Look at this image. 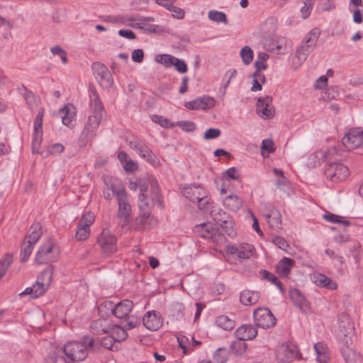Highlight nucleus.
<instances>
[{
	"label": "nucleus",
	"instance_id": "ea45409f",
	"mask_svg": "<svg viewBox=\"0 0 363 363\" xmlns=\"http://www.w3.org/2000/svg\"><path fill=\"white\" fill-rule=\"evenodd\" d=\"M252 86L251 87V90L252 91H257L262 90V84H264L266 82V78L264 74L261 72H255L252 74Z\"/></svg>",
	"mask_w": 363,
	"mask_h": 363
},
{
	"label": "nucleus",
	"instance_id": "8fccbe9b",
	"mask_svg": "<svg viewBox=\"0 0 363 363\" xmlns=\"http://www.w3.org/2000/svg\"><path fill=\"white\" fill-rule=\"evenodd\" d=\"M184 106L190 110L204 109V98L200 97L191 101H187L184 104Z\"/></svg>",
	"mask_w": 363,
	"mask_h": 363
},
{
	"label": "nucleus",
	"instance_id": "393cba45",
	"mask_svg": "<svg viewBox=\"0 0 363 363\" xmlns=\"http://www.w3.org/2000/svg\"><path fill=\"white\" fill-rule=\"evenodd\" d=\"M294 264L295 261L293 259L284 257L276 265L277 273L281 278H287Z\"/></svg>",
	"mask_w": 363,
	"mask_h": 363
},
{
	"label": "nucleus",
	"instance_id": "c85d7f7f",
	"mask_svg": "<svg viewBox=\"0 0 363 363\" xmlns=\"http://www.w3.org/2000/svg\"><path fill=\"white\" fill-rule=\"evenodd\" d=\"M259 294L257 291L244 290L240 294V303L245 306H252L258 302Z\"/></svg>",
	"mask_w": 363,
	"mask_h": 363
},
{
	"label": "nucleus",
	"instance_id": "58836bf2",
	"mask_svg": "<svg viewBox=\"0 0 363 363\" xmlns=\"http://www.w3.org/2000/svg\"><path fill=\"white\" fill-rule=\"evenodd\" d=\"M208 18L209 20L216 23H223L225 25L228 23L226 14L223 11H218L216 10H211L208 13Z\"/></svg>",
	"mask_w": 363,
	"mask_h": 363
},
{
	"label": "nucleus",
	"instance_id": "b1692460",
	"mask_svg": "<svg viewBox=\"0 0 363 363\" xmlns=\"http://www.w3.org/2000/svg\"><path fill=\"white\" fill-rule=\"evenodd\" d=\"M312 280L316 286L329 290H335L337 288V284L335 281L322 273L313 274Z\"/></svg>",
	"mask_w": 363,
	"mask_h": 363
},
{
	"label": "nucleus",
	"instance_id": "412c9836",
	"mask_svg": "<svg viewBox=\"0 0 363 363\" xmlns=\"http://www.w3.org/2000/svg\"><path fill=\"white\" fill-rule=\"evenodd\" d=\"M106 187L103 190L104 198L111 200L115 196L118 199V193L125 191L121 182L116 179H108L105 182Z\"/></svg>",
	"mask_w": 363,
	"mask_h": 363
},
{
	"label": "nucleus",
	"instance_id": "72a5a7b5",
	"mask_svg": "<svg viewBox=\"0 0 363 363\" xmlns=\"http://www.w3.org/2000/svg\"><path fill=\"white\" fill-rule=\"evenodd\" d=\"M219 225L230 238H235L237 236L238 232L235 228V222L231 217L228 216Z\"/></svg>",
	"mask_w": 363,
	"mask_h": 363
},
{
	"label": "nucleus",
	"instance_id": "9d476101",
	"mask_svg": "<svg viewBox=\"0 0 363 363\" xmlns=\"http://www.w3.org/2000/svg\"><path fill=\"white\" fill-rule=\"evenodd\" d=\"M228 216L218 205L208 201H206V228H208V224H211V220L219 225Z\"/></svg>",
	"mask_w": 363,
	"mask_h": 363
},
{
	"label": "nucleus",
	"instance_id": "680f3d73",
	"mask_svg": "<svg viewBox=\"0 0 363 363\" xmlns=\"http://www.w3.org/2000/svg\"><path fill=\"white\" fill-rule=\"evenodd\" d=\"M176 126L180 127L183 130L186 132H192L196 128L194 123L189 121H181L175 123Z\"/></svg>",
	"mask_w": 363,
	"mask_h": 363
},
{
	"label": "nucleus",
	"instance_id": "f3484780",
	"mask_svg": "<svg viewBox=\"0 0 363 363\" xmlns=\"http://www.w3.org/2000/svg\"><path fill=\"white\" fill-rule=\"evenodd\" d=\"M107 305L110 306L112 314L119 319H125L133 307V301L128 299H125L114 306L111 301L106 303L104 306Z\"/></svg>",
	"mask_w": 363,
	"mask_h": 363
},
{
	"label": "nucleus",
	"instance_id": "e433bc0d",
	"mask_svg": "<svg viewBox=\"0 0 363 363\" xmlns=\"http://www.w3.org/2000/svg\"><path fill=\"white\" fill-rule=\"evenodd\" d=\"M59 113L62 118V122L65 125L68 127L73 125L75 114L74 112L71 113L69 111V108L67 106H65L62 108L60 110Z\"/></svg>",
	"mask_w": 363,
	"mask_h": 363
},
{
	"label": "nucleus",
	"instance_id": "9b49d317",
	"mask_svg": "<svg viewBox=\"0 0 363 363\" xmlns=\"http://www.w3.org/2000/svg\"><path fill=\"white\" fill-rule=\"evenodd\" d=\"M91 69L96 80L103 88L108 89L112 86L111 74L104 64L95 62L91 65Z\"/></svg>",
	"mask_w": 363,
	"mask_h": 363
},
{
	"label": "nucleus",
	"instance_id": "de8ad7c7",
	"mask_svg": "<svg viewBox=\"0 0 363 363\" xmlns=\"http://www.w3.org/2000/svg\"><path fill=\"white\" fill-rule=\"evenodd\" d=\"M323 218L325 220H327L328 222H330V223H342L345 226L350 225V222L349 220H342V218L341 216H339L337 215L333 214L332 213H325L323 216Z\"/></svg>",
	"mask_w": 363,
	"mask_h": 363
},
{
	"label": "nucleus",
	"instance_id": "052dcab7",
	"mask_svg": "<svg viewBox=\"0 0 363 363\" xmlns=\"http://www.w3.org/2000/svg\"><path fill=\"white\" fill-rule=\"evenodd\" d=\"M50 51L53 55H59L63 64H66L67 62V52L60 46L56 45L50 48Z\"/></svg>",
	"mask_w": 363,
	"mask_h": 363
},
{
	"label": "nucleus",
	"instance_id": "a878e982",
	"mask_svg": "<svg viewBox=\"0 0 363 363\" xmlns=\"http://www.w3.org/2000/svg\"><path fill=\"white\" fill-rule=\"evenodd\" d=\"M223 206L229 211L236 212L243 206V200L237 194H230L224 198Z\"/></svg>",
	"mask_w": 363,
	"mask_h": 363
},
{
	"label": "nucleus",
	"instance_id": "603ef678",
	"mask_svg": "<svg viewBox=\"0 0 363 363\" xmlns=\"http://www.w3.org/2000/svg\"><path fill=\"white\" fill-rule=\"evenodd\" d=\"M118 342L125 340L128 337V333L123 327L117 325L111 334Z\"/></svg>",
	"mask_w": 363,
	"mask_h": 363
},
{
	"label": "nucleus",
	"instance_id": "79ce46f5",
	"mask_svg": "<svg viewBox=\"0 0 363 363\" xmlns=\"http://www.w3.org/2000/svg\"><path fill=\"white\" fill-rule=\"evenodd\" d=\"M269 56L267 53L260 52L258 54L257 60L255 62L256 68L255 72H261L262 70H265L267 68L266 61L269 59Z\"/></svg>",
	"mask_w": 363,
	"mask_h": 363
},
{
	"label": "nucleus",
	"instance_id": "c03bdc74",
	"mask_svg": "<svg viewBox=\"0 0 363 363\" xmlns=\"http://www.w3.org/2000/svg\"><path fill=\"white\" fill-rule=\"evenodd\" d=\"M229 352L225 347L218 348L213 354V359L216 363H225L228 359Z\"/></svg>",
	"mask_w": 363,
	"mask_h": 363
},
{
	"label": "nucleus",
	"instance_id": "f257e3e1",
	"mask_svg": "<svg viewBox=\"0 0 363 363\" xmlns=\"http://www.w3.org/2000/svg\"><path fill=\"white\" fill-rule=\"evenodd\" d=\"M89 91L90 106L93 109V114L88 118L87 122L79 135V144L82 147L86 146L96 135L104 112V107L94 85L89 84Z\"/></svg>",
	"mask_w": 363,
	"mask_h": 363
},
{
	"label": "nucleus",
	"instance_id": "a18cd8bd",
	"mask_svg": "<svg viewBox=\"0 0 363 363\" xmlns=\"http://www.w3.org/2000/svg\"><path fill=\"white\" fill-rule=\"evenodd\" d=\"M34 245H35L32 243H28L27 241L23 240L21 249V262H25L28 259L32 253Z\"/></svg>",
	"mask_w": 363,
	"mask_h": 363
},
{
	"label": "nucleus",
	"instance_id": "2eb2a0df",
	"mask_svg": "<svg viewBox=\"0 0 363 363\" xmlns=\"http://www.w3.org/2000/svg\"><path fill=\"white\" fill-rule=\"evenodd\" d=\"M129 145L146 162L152 165L157 164V160L152 151L143 141L134 140L129 143Z\"/></svg>",
	"mask_w": 363,
	"mask_h": 363
},
{
	"label": "nucleus",
	"instance_id": "6e6552de",
	"mask_svg": "<svg viewBox=\"0 0 363 363\" xmlns=\"http://www.w3.org/2000/svg\"><path fill=\"white\" fill-rule=\"evenodd\" d=\"M342 144L348 151L363 148V130L361 128L350 129L342 138Z\"/></svg>",
	"mask_w": 363,
	"mask_h": 363
},
{
	"label": "nucleus",
	"instance_id": "e2e57ef3",
	"mask_svg": "<svg viewBox=\"0 0 363 363\" xmlns=\"http://www.w3.org/2000/svg\"><path fill=\"white\" fill-rule=\"evenodd\" d=\"M172 66H174L176 70L179 73L184 74L187 72V65L183 60L175 57Z\"/></svg>",
	"mask_w": 363,
	"mask_h": 363
},
{
	"label": "nucleus",
	"instance_id": "c9c22d12",
	"mask_svg": "<svg viewBox=\"0 0 363 363\" xmlns=\"http://www.w3.org/2000/svg\"><path fill=\"white\" fill-rule=\"evenodd\" d=\"M215 323L217 326L224 330H230L235 327L234 320L225 315L218 316Z\"/></svg>",
	"mask_w": 363,
	"mask_h": 363
},
{
	"label": "nucleus",
	"instance_id": "1a4fd4ad",
	"mask_svg": "<svg viewBox=\"0 0 363 363\" xmlns=\"http://www.w3.org/2000/svg\"><path fill=\"white\" fill-rule=\"evenodd\" d=\"M324 174L325 177L333 182H338L345 180L350 174L347 166L340 162H333L326 167Z\"/></svg>",
	"mask_w": 363,
	"mask_h": 363
},
{
	"label": "nucleus",
	"instance_id": "37998d69",
	"mask_svg": "<svg viewBox=\"0 0 363 363\" xmlns=\"http://www.w3.org/2000/svg\"><path fill=\"white\" fill-rule=\"evenodd\" d=\"M240 54L244 65H249L252 62L254 52L248 45L243 47L241 49Z\"/></svg>",
	"mask_w": 363,
	"mask_h": 363
},
{
	"label": "nucleus",
	"instance_id": "bf43d9fd",
	"mask_svg": "<svg viewBox=\"0 0 363 363\" xmlns=\"http://www.w3.org/2000/svg\"><path fill=\"white\" fill-rule=\"evenodd\" d=\"M126 324L123 327L125 330H130L138 326L140 323V320L134 316H127L125 319Z\"/></svg>",
	"mask_w": 363,
	"mask_h": 363
},
{
	"label": "nucleus",
	"instance_id": "4468645a",
	"mask_svg": "<svg viewBox=\"0 0 363 363\" xmlns=\"http://www.w3.org/2000/svg\"><path fill=\"white\" fill-rule=\"evenodd\" d=\"M276 355L280 363H289L295 358H301L297 346L293 344L279 346L276 351Z\"/></svg>",
	"mask_w": 363,
	"mask_h": 363
},
{
	"label": "nucleus",
	"instance_id": "aec40b11",
	"mask_svg": "<svg viewBox=\"0 0 363 363\" xmlns=\"http://www.w3.org/2000/svg\"><path fill=\"white\" fill-rule=\"evenodd\" d=\"M143 321L146 328L152 331H155L162 325L163 319L159 312L152 311L145 313Z\"/></svg>",
	"mask_w": 363,
	"mask_h": 363
},
{
	"label": "nucleus",
	"instance_id": "4be33fe9",
	"mask_svg": "<svg viewBox=\"0 0 363 363\" xmlns=\"http://www.w3.org/2000/svg\"><path fill=\"white\" fill-rule=\"evenodd\" d=\"M234 334L238 339L250 340L257 337V329L254 325L245 324L238 328Z\"/></svg>",
	"mask_w": 363,
	"mask_h": 363
},
{
	"label": "nucleus",
	"instance_id": "f03ea898",
	"mask_svg": "<svg viewBox=\"0 0 363 363\" xmlns=\"http://www.w3.org/2000/svg\"><path fill=\"white\" fill-rule=\"evenodd\" d=\"M94 340L93 337L85 336L81 341H69L63 347L65 354V363H74L85 360L89 350L93 347Z\"/></svg>",
	"mask_w": 363,
	"mask_h": 363
},
{
	"label": "nucleus",
	"instance_id": "3c124183",
	"mask_svg": "<svg viewBox=\"0 0 363 363\" xmlns=\"http://www.w3.org/2000/svg\"><path fill=\"white\" fill-rule=\"evenodd\" d=\"M174 58L175 57L171 55L163 54L157 55L156 61L166 67H170L173 65Z\"/></svg>",
	"mask_w": 363,
	"mask_h": 363
},
{
	"label": "nucleus",
	"instance_id": "5701e85b",
	"mask_svg": "<svg viewBox=\"0 0 363 363\" xmlns=\"http://www.w3.org/2000/svg\"><path fill=\"white\" fill-rule=\"evenodd\" d=\"M272 101V97L268 96L258 99L257 111L261 112L264 118H271L274 115V108L271 106Z\"/></svg>",
	"mask_w": 363,
	"mask_h": 363
},
{
	"label": "nucleus",
	"instance_id": "dca6fc26",
	"mask_svg": "<svg viewBox=\"0 0 363 363\" xmlns=\"http://www.w3.org/2000/svg\"><path fill=\"white\" fill-rule=\"evenodd\" d=\"M117 201L118 205L117 217L126 223L130 217L132 211L125 191L118 193Z\"/></svg>",
	"mask_w": 363,
	"mask_h": 363
},
{
	"label": "nucleus",
	"instance_id": "864d4df0",
	"mask_svg": "<svg viewBox=\"0 0 363 363\" xmlns=\"http://www.w3.org/2000/svg\"><path fill=\"white\" fill-rule=\"evenodd\" d=\"M89 235L90 228L84 226H80V225L78 224V228L75 233V238L77 240H85L89 238Z\"/></svg>",
	"mask_w": 363,
	"mask_h": 363
},
{
	"label": "nucleus",
	"instance_id": "a19ab883",
	"mask_svg": "<svg viewBox=\"0 0 363 363\" xmlns=\"http://www.w3.org/2000/svg\"><path fill=\"white\" fill-rule=\"evenodd\" d=\"M20 92L23 95L24 99L29 106H33L36 104L37 99L35 94L28 90L24 85H21L18 88Z\"/></svg>",
	"mask_w": 363,
	"mask_h": 363
},
{
	"label": "nucleus",
	"instance_id": "774afa93",
	"mask_svg": "<svg viewBox=\"0 0 363 363\" xmlns=\"http://www.w3.org/2000/svg\"><path fill=\"white\" fill-rule=\"evenodd\" d=\"M116 341L115 340L113 336L107 335L101 339V345L108 350H113V347L114 343Z\"/></svg>",
	"mask_w": 363,
	"mask_h": 363
},
{
	"label": "nucleus",
	"instance_id": "f8f14e48",
	"mask_svg": "<svg viewBox=\"0 0 363 363\" xmlns=\"http://www.w3.org/2000/svg\"><path fill=\"white\" fill-rule=\"evenodd\" d=\"M45 109L41 107L39 108L38 115L34 121V131L32 138V150L33 153H40L39 148L42 143L43 137V120Z\"/></svg>",
	"mask_w": 363,
	"mask_h": 363
},
{
	"label": "nucleus",
	"instance_id": "a211bd4d",
	"mask_svg": "<svg viewBox=\"0 0 363 363\" xmlns=\"http://www.w3.org/2000/svg\"><path fill=\"white\" fill-rule=\"evenodd\" d=\"M203 192V189L201 185H191L184 187L182 190L184 196L192 202L198 203L199 209L203 208L201 203L204 199Z\"/></svg>",
	"mask_w": 363,
	"mask_h": 363
},
{
	"label": "nucleus",
	"instance_id": "69168bd1",
	"mask_svg": "<svg viewBox=\"0 0 363 363\" xmlns=\"http://www.w3.org/2000/svg\"><path fill=\"white\" fill-rule=\"evenodd\" d=\"M272 242L279 248L284 250H286L289 247V245L285 239L278 235H275L272 238Z\"/></svg>",
	"mask_w": 363,
	"mask_h": 363
},
{
	"label": "nucleus",
	"instance_id": "0eeeda50",
	"mask_svg": "<svg viewBox=\"0 0 363 363\" xmlns=\"http://www.w3.org/2000/svg\"><path fill=\"white\" fill-rule=\"evenodd\" d=\"M253 319L256 327L268 329L277 323V318L268 308H258L253 312Z\"/></svg>",
	"mask_w": 363,
	"mask_h": 363
},
{
	"label": "nucleus",
	"instance_id": "0e129e2a",
	"mask_svg": "<svg viewBox=\"0 0 363 363\" xmlns=\"http://www.w3.org/2000/svg\"><path fill=\"white\" fill-rule=\"evenodd\" d=\"M319 1V6L323 11H332L335 9V4L333 0H318Z\"/></svg>",
	"mask_w": 363,
	"mask_h": 363
},
{
	"label": "nucleus",
	"instance_id": "13d9d810",
	"mask_svg": "<svg viewBox=\"0 0 363 363\" xmlns=\"http://www.w3.org/2000/svg\"><path fill=\"white\" fill-rule=\"evenodd\" d=\"M262 154L264 155V152L272 153L274 152V144L272 139H264L261 145Z\"/></svg>",
	"mask_w": 363,
	"mask_h": 363
},
{
	"label": "nucleus",
	"instance_id": "338daca9",
	"mask_svg": "<svg viewBox=\"0 0 363 363\" xmlns=\"http://www.w3.org/2000/svg\"><path fill=\"white\" fill-rule=\"evenodd\" d=\"M259 274L262 279H266L268 281L271 282L272 284L275 283L278 279L274 274H273L272 273L269 272L266 269H261L259 271Z\"/></svg>",
	"mask_w": 363,
	"mask_h": 363
},
{
	"label": "nucleus",
	"instance_id": "473e14b6",
	"mask_svg": "<svg viewBox=\"0 0 363 363\" xmlns=\"http://www.w3.org/2000/svg\"><path fill=\"white\" fill-rule=\"evenodd\" d=\"M265 218L272 228L279 229L281 226V216L278 210L272 209L269 213L266 214Z\"/></svg>",
	"mask_w": 363,
	"mask_h": 363
},
{
	"label": "nucleus",
	"instance_id": "423d86ee",
	"mask_svg": "<svg viewBox=\"0 0 363 363\" xmlns=\"http://www.w3.org/2000/svg\"><path fill=\"white\" fill-rule=\"evenodd\" d=\"M97 244L100 247L101 252L106 256H110L117 250V238L114 234L107 229H103L97 238Z\"/></svg>",
	"mask_w": 363,
	"mask_h": 363
},
{
	"label": "nucleus",
	"instance_id": "7ed1b4c3",
	"mask_svg": "<svg viewBox=\"0 0 363 363\" xmlns=\"http://www.w3.org/2000/svg\"><path fill=\"white\" fill-rule=\"evenodd\" d=\"M340 331L338 333V340L340 347V352L346 362L353 359L356 353L351 348L352 345V337L353 335V328L347 322L346 324H340Z\"/></svg>",
	"mask_w": 363,
	"mask_h": 363
},
{
	"label": "nucleus",
	"instance_id": "6e6d98bb",
	"mask_svg": "<svg viewBox=\"0 0 363 363\" xmlns=\"http://www.w3.org/2000/svg\"><path fill=\"white\" fill-rule=\"evenodd\" d=\"M104 320L98 319L91 323L90 328L91 330L96 334L106 333L107 330L103 327Z\"/></svg>",
	"mask_w": 363,
	"mask_h": 363
},
{
	"label": "nucleus",
	"instance_id": "4c0bfd02",
	"mask_svg": "<svg viewBox=\"0 0 363 363\" xmlns=\"http://www.w3.org/2000/svg\"><path fill=\"white\" fill-rule=\"evenodd\" d=\"M53 266L52 264L46 267L38 277L37 280L45 284L48 288L52 279Z\"/></svg>",
	"mask_w": 363,
	"mask_h": 363
},
{
	"label": "nucleus",
	"instance_id": "ddd939ff",
	"mask_svg": "<svg viewBox=\"0 0 363 363\" xmlns=\"http://www.w3.org/2000/svg\"><path fill=\"white\" fill-rule=\"evenodd\" d=\"M255 251L253 245L243 242L238 245H228L225 246V252L230 255H235L240 259H247L252 256Z\"/></svg>",
	"mask_w": 363,
	"mask_h": 363
},
{
	"label": "nucleus",
	"instance_id": "49530a36",
	"mask_svg": "<svg viewBox=\"0 0 363 363\" xmlns=\"http://www.w3.org/2000/svg\"><path fill=\"white\" fill-rule=\"evenodd\" d=\"M153 122L158 123L160 126L165 128H172L176 126L175 123L170 121L168 118L160 115H153L152 117Z\"/></svg>",
	"mask_w": 363,
	"mask_h": 363
},
{
	"label": "nucleus",
	"instance_id": "5fc2aeb1",
	"mask_svg": "<svg viewBox=\"0 0 363 363\" xmlns=\"http://www.w3.org/2000/svg\"><path fill=\"white\" fill-rule=\"evenodd\" d=\"M94 215L91 212H87L83 215L80 221L79 222V225L80 226H84L89 228L93 224L94 222Z\"/></svg>",
	"mask_w": 363,
	"mask_h": 363
},
{
	"label": "nucleus",
	"instance_id": "f704fd0d",
	"mask_svg": "<svg viewBox=\"0 0 363 363\" xmlns=\"http://www.w3.org/2000/svg\"><path fill=\"white\" fill-rule=\"evenodd\" d=\"M314 350L316 353L317 361L319 363H327L329 357L325 345L323 342H317L314 345Z\"/></svg>",
	"mask_w": 363,
	"mask_h": 363
},
{
	"label": "nucleus",
	"instance_id": "7c9ffc66",
	"mask_svg": "<svg viewBox=\"0 0 363 363\" xmlns=\"http://www.w3.org/2000/svg\"><path fill=\"white\" fill-rule=\"evenodd\" d=\"M226 238L223 234L217 230L210 233L208 228H206V245L208 243H214L216 245L225 244Z\"/></svg>",
	"mask_w": 363,
	"mask_h": 363
},
{
	"label": "nucleus",
	"instance_id": "c756f323",
	"mask_svg": "<svg viewBox=\"0 0 363 363\" xmlns=\"http://www.w3.org/2000/svg\"><path fill=\"white\" fill-rule=\"evenodd\" d=\"M138 207L140 210L141 222H145L150 216V203L145 194H140L138 196Z\"/></svg>",
	"mask_w": 363,
	"mask_h": 363
},
{
	"label": "nucleus",
	"instance_id": "4d7b16f0",
	"mask_svg": "<svg viewBox=\"0 0 363 363\" xmlns=\"http://www.w3.org/2000/svg\"><path fill=\"white\" fill-rule=\"evenodd\" d=\"M12 262V256L9 254H6L0 260V272L3 271V274H5Z\"/></svg>",
	"mask_w": 363,
	"mask_h": 363
},
{
	"label": "nucleus",
	"instance_id": "09e8293b",
	"mask_svg": "<svg viewBox=\"0 0 363 363\" xmlns=\"http://www.w3.org/2000/svg\"><path fill=\"white\" fill-rule=\"evenodd\" d=\"M244 341L245 340L238 339L231 343L230 350L235 354H241L246 350L247 345Z\"/></svg>",
	"mask_w": 363,
	"mask_h": 363
},
{
	"label": "nucleus",
	"instance_id": "cd10ccee",
	"mask_svg": "<svg viewBox=\"0 0 363 363\" xmlns=\"http://www.w3.org/2000/svg\"><path fill=\"white\" fill-rule=\"evenodd\" d=\"M289 296L294 305L300 310H306L308 306L304 296L297 289H291L289 290Z\"/></svg>",
	"mask_w": 363,
	"mask_h": 363
},
{
	"label": "nucleus",
	"instance_id": "6ab92c4d",
	"mask_svg": "<svg viewBox=\"0 0 363 363\" xmlns=\"http://www.w3.org/2000/svg\"><path fill=\"white\" fill-rule=\"evenodd\" d=\"M341 153V151H339L335 146H333L328 148L327 150H318L315 152L314 156L319 160H321L325 162L328 165H329L333 162H339L342 159Z\"/></svg>",
	"mask_w": 363,
	"mask_h": 363
},
{
	"label": "nucleus",
	"instance_id": "bb28decb",
	"mask_svg": "<svg viewBox=\"0 0 363 363\" xmlns=\"http://www.w3.org/2000/svg\"><path fill=\"white\" fill-rule=\"evenodd\" d=\"M48 289V288L45 284H43L40 281L36 280V282L32 286L27 287L20 294V296L30 295L31 298H35L43 296Z\"/></svg>",
	"mask_w": 363,
	"mask_h": 363
},
{
	"label": "nucleus",
	"instance_id": "20e7f679",
	"mask_svg": "<svg viewBox=\"0 0 363 363\" xmlns=\"http://www.w3.org/2000/svg\"><path fill=\"white\" fill-rule=\"evenodd\" d=\"M320 35V30L318 28H314L305 35L301 44L296 51V57L300 65L304 62L308 56L314 50Z\"/></svg>",
	"mask_w": 363,
	"mask_h": 363
},
{
	"label": "nucleus",
	"instance_id": "39448f33",
	"mask_svg": "<svg viewBox=\"0 0 363 363\" xmlns=\"http://www.w3.org/2000/svg\"><path fill=\"white\" fill-rule=\"evenodd\" d=\"M59 253V247L54 240L49 239L37 252L35 261L40 264L53 262L57 260Z\"/></svg>",
	"mask_w": 363,
	"mask_h": 363
},
{
	"label": "nucleus",
	"instance_id": "2f4dec72",
	"mask_svg": "<svg viewBox=\"0 0 363 363\" xmlns=\"http://www.w3.org/2000/svg\"><path fill=\"white\" fill-rule=\"evenodd\" d=\"M42 235L41 225L39 223H33L28 230L24 240L28 243L35 245Z\"/></svg>",
	"mask_w": 363,
	"mask_h": 363
}]
</instances>
